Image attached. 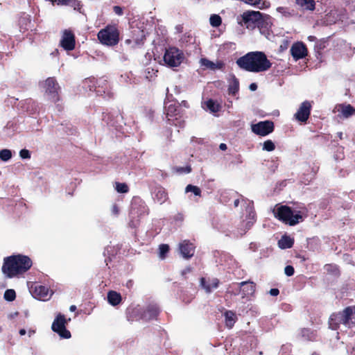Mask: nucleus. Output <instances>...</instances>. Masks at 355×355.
Returning <instances> with one entry per match:
<instances>
[{
  "instance_id": "1",
  "label": "nucleus",
  "mask_w": 355,
  "mask_h": 355,
  "mask_svg": "<svg viewBox=\"0 0 355 355\" xmlns=\"http://www.w3.org/2000/svg\"><path fill=\"white\" fill-rule=\"evenodd\" d=\"M236 63L241 69L253 73L266 71L272 66L266 54L261 51L249 52L238 58Z\"/></svg>"
},
{
  "instance_id": "2",
  "label": "nucleus",
  "mask_w": 355,
  "mask_h": 355,
  "mask_svg": "<svg viewBox=\"0 0 355 355\" xmlns=\"http://www.w3.org/2000/svg\"><path fill=\"white\" fill-rule=\"evenodd\" d=\"M32 266L33 261L28 256L12 254L3 259L1 270L7 278H13L25 273Z\"/></svg>"
},
{
  "instance_id": "3",
  "label": "nucleus",
  "mask_w": 355,
  "mask_h": 355,
  "mask_svg": "<svg viewBox=\"0 0 355 355\" xmlns=\"http://www.w3.org/2000/svg\"><path fill=\"white\" fill-rule=\"evenodd\" d=\"M275 217L286 225L295 226L304 220L305 208L293 209L287 205H277L273 209Z\"/></svg>"
},
{
  "instance_id": "4",
  "label": "nucleus",
  "mask_w": 355,
  "mask_h": 355,
  "mask_svg": "<svg viewBox=\"0 0 355 355\" xmlns=\"http://www.w3.org/2000/svg\"><path fill=\"white\" fill-rule=\"evenodd\" d=\"M83 87L89 88L90 91L95 89L98 95L103 96L105 98L110 99L114 96V92L108 87L105 80H96L94 78H87L83 82Z\"/></svg>"
},
{
  "instance_id": "5",
  "label": "nucleus",
  "mask_w": 355,
  "mask_h": 355,
  "mask_svg": "<svg viewBox=\"0 0 355 355\" xmlns=\"http://www.w3.org/2000/svg\"><path fill=\"white\" fill-rule=\"evenodd\" d=\"M97 37L102 44L114 46L119 42V31L116 26L108 25L98 33Z\"/></svg>"
},
{
  "instance_id": "6",
  "label": "nucleus",
  "mask_w": 355,
  "mask_h": 355,
  "mask_svg": "<svg viewBox=\"0 0 355 355\" xmlns=\"http://www.w3.org/2000/svg\"><path fill=\"white\" fill-rule=\"evenodd\" d=\"M40 87L44 95L52 101L59 100L60 86L53 77H49L45 80L40 82Z\"/></svg>"
},
{
  "instance_id": "7",
  "label": "nucleus",
  "mask_w": 355,
  "mask_h": 355,
  "mask_svg": "<svg viewBox=\"0 0 355 355\" xmlns=\"http://www.w3.org/2000/svg\"><path fill=\"white\" fill-rule=\"evenodd\" d=\"M159 313V309L156 304H150L146 309L140 311L139 309L135 308L132 310V314L128 318L129 320H144L145 321L155 319Z\"/></svg>"
},
{
  "instance_id": "8",
  "label": "nucleus",
  "mask_w": 355,
  "mask_h": 355,
  "mask_svg": "<svg viewBox=\"0 0 355 355\" xmlns=\"http://www.w3.org/2000/svg\"><path fill=\"white\" fill-rule=\"evenodd\" d=\"M182 53L175 47H171L166 49L164 55V61L169 67L179 66L183 60Z\"/></svg>"
},
{
  "instance_id": "9",
  "label": "nucleus",
  "mask_w": 355,
  "mask_h": 355,
  "mask_svg": "<svg viewBox=\"0 0 355 355\" xmlns=\"http://www.w3.org/2000/svg\"><path fill=\"white\" fill-rule=\"evenodd\" d=\"M241 25H244L248 28L253 29L256 26H259L261 21V13L259 11H246L241 15Z\"/></svg>"
},
{
  "instance_id": "10",
  "label": "nucleus",
  "mask_w": 355,
  "mask_h": 355,
  "mask_svg": "<svg viewBox=\"0 0 355 355\" xmlns=\"http://www.w3.org/2000/svg\"><path fill=\"white\" fill-rule=\"evenodd\" d=\"M67 320L64 315L58 314L52 324V330L56 332L61 338H69L71 335L66 329Z\"/></svg>"
},
{
  "instance_id": "11",
  "label": "nucleus",
  "mask_w": 355,
  "mask_h": 355,
  "mask_svg": "<svg viewBox=\"0 0 355 355\" xmlns=\"http://www.w3.org/2000/svg\"><path fill=\"white\" fill-rule=\"evenodd\" d=\"M251 129L255 135L264 137L274 131L275 125L272 121L267 120L252 124Z\"/></svg>"
},
{
  "instance_id": "12",
  "label": "nucleus",
  "mask_w": 355,
  "mask_h": 355,
  "mask_svg": "<svg viewBox=\"0 0 355 355\" xmlns=\"http://www.w3.org/2000/svg\"><path fill=\"white\" fill-rule=\"evenodd\" d=\"M242 201L246 204L245 210L248 213L246 216V219L248 220L245 224V229L244 230V233L246 232L248 230H250L252 226L254 225L257 220V214L254 208V204L252 201H247L245 199H242Z\"/></svg>"
},
{
  "instance_id": "13",
  "label": "nucleus",
  "mask_w": 355,
  "mask_h": 355,
  "mask_svg": "<svg viewBox=\"0 0 355 355\" xmlns=\"http://www.w3.org/2000/svg\"><path fill=\"white\" fill-rule=\"evenodd\" d=\"M196 246L189 240H184L179 244V250L182 256L189 259L191 258L195 253Z\"/></svg>"
},
{
  "instance_id": "14",
  "label": "nucleus",
  "mask_w": 355,
  "mask_h": 355,
  "mask_svg": "<svg viewBox=\"0 0 355 355\" xmlns=\"http://www.w3.org/2000/svg\"><path fill=\"white\" fill-rule=\"evenodd\" d=\"M62 47L67 51H71L75 47V37L73 33L69 30L63 32L60 41Z\"/></svg>"
},
{
  "instance_id": "15",
  "label": "nucleus",
  "mask_w": 355,
  "mask_h": 355,
  "mask_svg": "<svg viewBox=\"0 0 355 355\" xmlns=\"http://www.w3.org/2000/svg\"><path fill=\"white\" fill-rule=\"evenodd\" d=\"M290 51L295 60L302 59L307 55V49L302 42L294 43L292 45Z\"/></svg>"
},
{
  "instance_id": "16",
  "label": "nucleus",
  "mask_w": 355,
  "mask_h": 355,
  "mask_svg": "<svg viewBox=\"0 0 355 355\" xmlns=\"http://www.w3.org/2000/svg\"><path fill=\"white\" fill-rule=\"evenodd\" d=\"M344 316V325L351 328L355 326V305L349 306L343 310Z\"/></svg>"
},
{
  "instance_id": "17",
  "label": "nucleus",
  "mask_w": 355,
  "mask_h": 355,
  "mask_svg": "<svg viewBox=\"0 0 355 355\" xmlns=\"http://www.w3.org/2000/svg\"><path fill=\"white\" fill-rule=\"evenodd\" d=\"M329 327L332 330H338L340 324L344 325V316L343 311L334 312L330 315L328 321Z\"/></svg>"
},
{
  "instance_id": "18",
  "label": "nucleus",
  "mask_w": 355,
  "mask_h": 355,
  "mask_svg": "<svg viewBox=\"0 0 355 355\" xmlns=\"http://www.w3.org/2000/svg\"><path fill=\"white\" fill-rule=\"evenodd\" d=\"M134 37L132 39H126L125 40V44L127 45H130L132 48L139 46L144 44V41L145 40L146 35L144 31L140 30H135L133 31Z\"/></svg>"
},
{
  "instance_id": "19",
  "label": "nucleus",
  "mask_w": 355,
  "mask_h": 355,
  "mask_svg": "<svg viewBox=\"0 0 355 355\" xmlns=\"http://www.w3.org/2000/svg\"><path fill=\"white\" fill-rule=\"evenodd\" d=\"M165 117L169 125L183 127L184 121L182 119L181 112H164Z\"/></svg>"
},
{
  "instance_id": "20",
  "label": "nucleus",
  "mask_w": 355,
  "mask_h": 355,
  "mask_svg": "<svg viewBox=\"0 0 355 355\" xmlns=\"http://www.w3.org/2000/svg\"><path fill=\"white\" fill-rule=\"evenodd\" d=\"M32 295L35 298L45 300L49 295V288L44 286L35 284L32 286Z\"/></svg>"
},
{
  "instance_id": "21",
  "label": "nucleus",
  "mask_w": 355,
  "mask_h": 355,
  "mask_svg": "<svg viewBox=\"0 0 355 355\" xmlns=\"http://www.w3.org/2000/svg\"><path fill=\"white\" fill-rule=\"evenodd\" d=\"M242 297H245L252 295L256 290V285L254 282L247 281L239 283Z\"/></svg>"
},
{
  "instance_id": "22",
  "label": "nucleus",
  "mask_w": 355,
  "mask_h": 355,
  "mask_svg": "<svg viewBox=\"0 0 355 355\" xmlns=\"http://www.w3.org/2000/svg\"><path fill=\"white\" fill-rule=\"evenodd\" d=\"M200 64L202 66L205 67L211 70L223 69L225 64L223 61L218 60L216 62L209 60L207 58H202L200 60Z\"/></svg>"
},
{
  "instance_id": "23",
  "label": "nucleus",
  "mask_w": 355,
  "mask_h": 355,
  "mask_svg": "<svg viewBox=\"0 0 355 355\" xmlns=\"http://www.w3.org/2000/svg\"><path fill=\"white\" fill-rule=\"evenodd\" d=\"M219 283H220V282H219L218 279L214 278L211 280V284H207L206 282L205 278H204V277L200 278V285L205 290V291L208 293H211V290L213 288H218Z\"/></svg>"
},
{
  "instance_id": "24",
  "label": "nucleus",
  "mask_w": 355,
  "mask_h": 355,
  "mask_svg": "<svg viewBox=\"0 0 355 355\" xmlns=\"http://www.w3.org/2000/svg\"><path fill=\"white\" fill-rule=\"evenodd\" d=\"M168 193L162 187L157 188L155 191L154 199L160 205L164 203L168 200Z\"/></svg>"
},
{
  "instance_id": "25",
  "label": "nucleus",
  "mask_w": 355,
  "mask_h": 355,
  "mask_svg": "<svg viewBox=\"0 0 355 355\" xmlns=\"http://www.w3.org/2000/svg\"><path fill=\"white\" fill-rule=\"evenodd\" d=\"M122 297L119 293L114 291H110L107 293V301L112 306H117L121 302Z\"/></svg>"
},
{
  "instance_id": "26",
  "label": "nucleus",
  "mask_w": 355,
  "mask_h": 355,
  "mask_svg": "<svg viewBox=\"0 0 355 355\" xmlns=\"http://www.w3.org/2000/svg\"><path fill=\"white\" fill-rule=\"evenodd\" d=\"M324 269L327 273L334 277H339L340 276V270L339 266L334 263H327L324 266Z\"/></svg>"
},
{
  "instance_id": "27",
  "label": "nucleus",
  "mask_w": 355,
  "mask_h": 355,
  "mask_svg": "<svg viewBox=\"0 0 355 355\" xmlns=\"http://www.w3.org/2000/svg\"><path fill=\"white\" fill-rule=\"evenodd\" d=\"M224 315L226 327L229 329L232 328L237 319L235 313L232 311H226Z\"/></svg>"
},
{
  "instance_id": "28",
  "label": "nucleus",
  "mask_w": 355,
  "mask_h": 355,
  "mask_svg": "<svg viewBox=\"0 0 355 355\" xmlns=\"http://www.w3.org/2000/svg\"><path fill=\"white\" fill-rule=\"evenodd\" d=\"M294 244V239L289 236L284 235L278 241V245L281 249H287L293 247Z\"/></svg>"
},
{
  "instance_id": "29",
  "label": "nucleus",
  "mask_w": 355,
  "mask_h": 355,
  "mask_svg": "<svg viewBox=\"0 0 355 355\" xmlns=\"http://www.w3.org/2000/svg\"><path fill=\"white\" fill-rule=\"evenodd\" d=\"M239 81L234 76H233L230 81L228 87L229 93L232 95H235L239 92Z\"/></svg>"
},
{
  "instance_id": "30",
  "label": "nucleus",
  "mask_w": 355,
  "mask_h": 355,
  "mask_svg": "<svg viewBox=\"0 0 355 355\" xmlns=\"http://www.w3.org/2000/svg\"><path fill=\"white\" fill-rule=\"evenodd\" d=\"M296 2L304 10H313L315 9L313 0H296Z\"/></svg>"
},
{
  "instance_id": "31",
  "label": "nucleus",
  "mask_w": 355,
  "mask_h": 355,
  "mask_svg": "<svg viewBox=\"0 0 355 355\" xmlns=\"http://www.w3.org/2000/svg\"><path fill=\"white\" fill-rule=\"evenodd\" d=\"M277 12L279 13L282 17H291L295 15L293 10H291L289 8L286 7H278L276 9Z\"/></svg>"
},
{
  "instance_id": "32",
  "label": "nucleus",
  "mask_w": 355,
  "mask_h": 355,
  "mask_svg": "<svg viewBox=\"0 0 355 355\" xmlns=\"http://www.w3.org/2000/svg\"><path fill=\"white\" fill-rule=\"evenodd\" d=\"M164 109L166 111H178V102L168 99L167 101L164 103Z\"/></svg>"
},
{
  "instance_id": "33",
  "label": "nucleus",
  "mask_w": 355,
  "mask_h": 355,
  "mask_svg": "<svg viewBox=\"0 0 355 355\" xmlns=\"http://www.w3.org/2000/svg\"><path fill=\"white\" fill-rule=\"evenodd\" d=\"M311 112H295L294 118L302 123H306L309 119Z\"/></svg>"
},
{
  "instance_id": "34",
  "label": "nucleus",
  "mask_w": 355,
  "mask_h": 355,
  "mask_svg": "<svg viewBox=\"0 0 355 355\" xmlns=\"http://www.w3.org/2000/svg\"><path fill=\"white\" fill-rule=\"evenodd\" d=\"M191 171L192 168L190 165H187L184 167L175 166L173 168V172L176 173L178 174L189 173L191 172Z\"/></svg>"
},
{
  "instance_id": "35",
  "label": "nucleus",
  "mask_w": 355,
  "mask_h": 355,
  "mask_svg": "<svg viewBox=\"0 0 355 355\" xmlns=\"http://www.w3.org/2000/svg\"><path fill=\"white\" fill-rule=\"evenodd\" d=\"M209 22L211 26L218 27L222 23V19L218 15H211L209 18Z\"/></svg>"
},
{
  "instance_id": "36",
  "label": "nucleus",
  "mask_w": 355,
  "mask_h": 355,
  "mask_svg": "<svg viewBox=\"0 0 355 355\" xmlns=\"http://www.w3.org/2000/svg\"><path fill=\"white\" fill-rule=\"evenodd\" d=\"M169 245L167 244H161L159 246V256L162 259H164L166 258V254L169 252Z\"/></svg>"
},
{
  "instance_id": "37",
  "label": "nucleus",
  "mask_w": 355,
  "mask_h": 355,
  "mask_svg": "<svg viewBox=\"0 0 355 355\" xmlns=\"http://www.w3.org/2000/svg\"><path fill=\"white\" fill-rule=\"evenodd\" d=\"M333 111H355V109L349 104L343 103L337 105Z\"/></svg>"
},
{
  "instance_id": "38",
  "label": "nucleus",
  "mask_w": 355,
  "mask_h": 355,
  "mask_svg": "<svg viewBox=\"0 0 355 355\" xmlns=\"http://www.w3.org/2000/svg\"><path fill=\"white\" fill-rule=\"evenodd\" d=\"M3 297L6 301L12 302L16 298V293L13 289H8L5 291Z\"/></svg>"
},
{
  "instance_id": "39",
  "label": "nucleus",
  "mask_w": 355,
  "mask_h": 355,
  "mask_svg": "<svg viewBox=\"0 0 355 355\" xmlns=\"http://www.w3.org/2000/svg\"><path fill=\"white\" fill-rule=\"evenodd\" d=\"M12 157V152L8 149L0 150V159L2 161L7 162Z\"/></svg>"
},
{
  "instance_id": "40",
  "label": "nucleus",
  "mask_w": 355,
  "mask_h": 355,
  "mask_svg": "<svg viewBox=\"0 0 355 355\" xmlns=\"http://www.w3.org/2000/svg\"><path fill=\"white\" fill-rule=\"evenodd\" d=\"M115 189L120 193H125L129 191L128 186L125 183L121 182H116Z\"/></svg>"
},
{
  "instance_id": "41",
  "label": "nucleus",
  "mask_w": 355,
  "mask_h": 355,
  "mask_svg": "<svg viewBox=\"0 0 355 355\" xmlns=\"http://www.w3.org/2000/svg\"><path fill=\"white\" fill-rule=\"evenodd\" d=\"M186 192H192L194 193L195 196H201V190L200 189L197 187L192 184H188L186 187Z\"/></svg>"
},
{
  "instance_id": "42",
  "label": "nucleus",
  "mask_w": 355,
  "mask_h": 355,
  "mask_svg": "<svg viewBox=\"0 0 355 355\" xmlns=\"http://www.w3.org/2000/svg\"><path fill=\"white\" fill-rule=\"evenodd\" d=\"M275 149V145L272 140H266L263 144V150L268 152L272 151Z\"/></svg>"
},
{
  "instance_id": "43",
  "label": "nucleus",
  "mask_w": 355,
  "mask_h": 355,
  "mask_svg": "<svg viewBox=\"0 0 355 355\" xmlns=\"http://www.w3.org/2000/svg\"><path fill=\"white\" fill-rule=\"evenodd\" d=\"M64 6H69L74 10H79L80 9V3L77 0H67L66 4Z\"/></svg>"
},
{
  "instance_id": "44",
  "label": "nucleus",
  "mask_w": 355,
  "mask_h": 355,
  "mask_svg": "<svg viewBox=\"0 0 355 355\" xmlns=\"http://www.w3.org/2000/svg\"><path fill=\"white\" fill-rule=\"evenodd\" d=\"M318 169H319V167L317 166H313L312 168H311V173L310 174V177L309 178H307L306 180H304V182L305 184H309L313 179L315 178V176L316 175V173H318Z\"/></svg>"
},
{
  "instance_id": "45",
  "label": "nucleus",
  "mask_w": 355,
  "mask_h": 355,
  "mask_svg": "<svg viewBox=\"0 0 355 355\" xmlns=\"http://www.w3.org/2000/svg\"><path fill=\"white\" fill-rule=\"evenodd\" d=\"M311 107V102L305 101L301 104L297 111H310Z\"/></svg>"
},
{
  "instance_id": "46",
  "label": "nucleus",
  "mask_w": 355,
  "mask_h": 355,
  "mask_svg": "<svg viewBox=\"0 0 355 355\" xmlns=\"http://www.w3.org/2000/svg\"><path fill=\"white\" fill-rule=\"evenodd\" d=\"M157 70L153 69V68L148 67L146 69V78L148 80H150L154 76H156Z\"/></svg>"
},
{
  "instance_id": "47",
  "label": "nucleus",
  "mask_w": 355,
  "mask_h": 355,
  "mask_svg": "<svg viewBox=\"0 0 355 355\" xmlns=\"http://www.w3.org/2000/svg\"><path fill=\"white\" fill-rule=\"evenodd\" d=\"M354 112H340L337 115V120L340 122L350 117Z\"/></svg>"
},
{
  "instance_id": "48",
  "label": "nucleus",
  "mask_w": 355,
  "mask_h": 355,
  "mask_svg": "<svg viewBox=\"0 0 355 355\" xmlns=\"http://www.w3.org/2000/svg\"><path fill=\"white\" fill-rule=\"evenodd\" d=\"M284 272L288 277L293 276L295 272L294 268L292 266H286L284 268Z\"/></svg>"
},
{
  "instance_id": "49",
  "label": "nucleus",
  "mask_w": 355,
  "mask_h": 355,
  "mask_svg": "<svg viewBox=\"0 0 355 355\" xmlns=\"http://www.w3.org/2000/svg\"><path fill=\"white\" fill-rule=\"evenodd\" d=\"M19 155L22 159H29L31 158V153L28 150L22 149L19 152Z\"/></svg>"
},
{
  "instance_id": "50",
  "label": "nucleus",
  "mask_w": 355,
  "mask_h": 355,
  "mask_svg": "<svg viewBox=\"0 0 355 355\" xmlns=\"http://www.w3.org/2000/svg\"><path fill=\"white\" fill-rule=\"evenodd\" d=\"M113 11L118 16H122L123 15V8L119 6H114L113 7Z\"/></svg>"
},
{
  "instance_id": "51",
  "label": "nucleus",
  "mask_w": 355,
  "mask_h": 355,
  "mask_svg": "<svg viewBox=\"0 0 355 355\" xmlns=\"http://www.w3.org/2000/svg\"><path fill=\"white\" fill-rule=\"evenodd\" d=\"M188 108H189V106L187 101H182L180 103L178 102V111H181L182 109Z\"/></svg>"
},
{
  "instance_id": "52",
  "label": "nucleus",
  "mask_w": 355,
  "mask_h": 355,
  "mask_svg": "<svg viewBox=\"0 0 355 355\" xmlns=\"http://www.w3.org/2000/svg\"><path fill=\"white\" fill-rule=\"evenodd\" d=\"M174 220L175 221H183L184 220V215L182 213H178L176 215L174 216Z\"/></svg>"
},
{
  "instance_id": "53",
  "label": "nucleus",
  "mask_w": 355,
  "mask_h": 355,
  "mask_svg": "<svg viewBox=\"0 0 355 355\" xmlns=\"http://www.w3.org/2000/svg\"><path fill=\"white\" fill-rule=\"evenodd\" d=\"M112 212L113 214L117 216L119 213V209L117 205L114 204L112 207Z\"/></svg>"
},
{
  "instance_id": "54",
  "label": "nucleus",
  "mask_w": 355,
  "mask_h": 355,
  "mask_svg": "<svg viewBox=\"0 0 355 355\" xmlns=\"http://www.w3.org/2000/svg\"><path fill=\"white\" fill-rule=\"evenodd\" d=\"M269 293L272 295V296H277L279 295V291L278 288H271L269 291Z\"/></svg>"
},
{
  "instance_id": "55",
  "label": "nucleus",
  "mask_w": 355,
  "mask_h": 355,
  "mask_svg": "<svg viewBox=\"0 0 355 355\" xmlns=\"http://www.w3.org/2000/svg\"><path fill=\"white\" fill-rule=\"evenodd\" d=\"M207 107L210 110V111H214V102L211 100L207 101Z\"/></svg>"
},
{
  "instance_id": "56",
  "label": "nucleus",
  "mask_w": 355,
  "mask_h": 355,
  "mask_svg": "<svg viewBox=\"0 0 355 355\" xmlns=\"http://www.w3.org/2000/svg\"><path fill=\"white\" fill-rule=\"evenodd\" d=\"M249 89L251 90V91H255L257 90V85L254 83H251L249 86Z\"/></svg>"
},
{
  "instance_id": "57",
  "label": "nucleus",
  "mask_w": 355,
  "mask_h": 355,
  "mask_svg": "<svg viewBox=\"0 0 355 355\" xmlns=\"http://www.w3.org/2000/svg\"><path fill=\"white\" fill-rule=\"evenodd\" d=\"M191 270L190 268H187L181 272V274L182 276H185L188 272H190Z\"/></svg>"
},
{
  "instance_id": "58",
  "label": "nucleus",
  "mask_w": 355,
  "mask_h": 355,
  "mask_svg": "<svg viewBox=\"0 0 355 355\" xmlns=\"http://www.w3.org/2000/svg\"><path fill=\"white\" fill-rule=\"evenodd\" d=\"M219 148L220 150H225L227 148V145L225 144L222 143V144H220Z\"/></svg>"
},
{
  "instance_id": "59",
  "label": "nucleus",
  "mask_w": 355,
  "mask_h": 355,
  "mask_svg": "<svg viewBox=\"0 0 355 355\" xmlns=\"http://www.w3.org/2000/svg\"><path fill=\"white\" fill-rule=\"evenodd\" d=\"M240 203V200L239 198H236L234 201V207H237Z\"/></svg>"
},
{
  "instance_id": "60",
  "label": "nucleus",
  "mask_w": 355,
  "mask_h": 355,
  "mask_svg": "<svg viewBox=\"0 0 355 355\" xmlns=\"http://www.w3.org/2000/svg\"><path fill=\"white\" fill-rule=\"evenodd\" d=\"M336 135H337V137H338L340 140H342V139H343V132H337V134H336Z\"/></svg>"
},
{
  "instance_id": "61",
  "label": "nucleus",
  "mask_w": 355,
  "mask_h": 355,
  "mask_svg": "<svg viewBox=\"0 0 355 355\" xmlns=\"http://www.w3.org/2000/svg\"><path fill=\"white\" fill-rule=\"evenodd\" d=\"M26 331L24 329H21L19 330V334L21 336H24L26 334Z\"/></svg>"
},
{
  "instance_id": "62",
  "label": "nucleus",
  "mask_w": 355,
  "mask_h": 355,
  "mask_svg": "<svg viewBox=\"0 0 355 355\" xmlns=\"http://www.w3.org/2000/svg\"><path fill=\"white\" fill-rule=\"evenodd\" d=\"M69 310H70L71 311H76V306L75 305H71V306H70V308H69Z\"/></svg>"
},
{
  "instance_id": "63",
  "label": "nucleus",
  "mask_w": 355,
  "mask_h": 355,
  "mask_svg": "<svg viewBox=\"0 0 355 355\" xmlns=\"http://www.w3.org/2000/svg\"><path fill=\"white\" fill-rule=\"evenodd\" d=\"M309 40L310 41H313V40H315V37H314V36H309Z\"/></svg>"
},
{
  "instance_id": "64",
  "label": "nucleus",
  "mask_w": 355,
  "mask_h": 355,
  "mask_svg": "<svg viewBox=\"0 0 355 355\" xmlns=\"http://www.w3.org/2000/svg\"><path fill=\"white\" fill-rule=\"evenodd\" d=\"M182 300H183V302H185L187 304V303H189L191 302V299H189L188 300L186 301L185 299L183 298Z\"/></svg>"
}]
</instances>
